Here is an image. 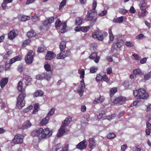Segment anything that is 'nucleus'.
Here are the masks:
<instances>
[{"label": "nucleus", "instance_id": "1", "mask_svg": "<svg viewBox=\"0 0 151 151\" xmlns=\"http://www.w3.org/2000/svg\"><path fill=\"white\" fill-rule=\"evenodd\" d=\"M72 118L70 116H68L65 119L59 129L58 132L57 134L58 137H60L63 135L65 132L66 127L69 124Z\"/></svg>", "mask_w": 151, "mask_h": 151}, {"label": "nucleus", "instance_id": "2", "mask_svg": "<svg viewBox=\"0 0 151 151\" xmlns=\"http://www.w3.org/2000/svg\"><path fill=\"white\" fill-rule=\"evenodd\" d=\"M133 94L134 96L143 99H147L149 96L148 93L145 89L142 88L134 91L133 92Z\"/></svg>", "mask_w": 151, "mask_h": 151}, {"label": "nucleus", "instance_id": "3", "mask_svg": "<svg viewBox=\"0 0 151 151\" xmlns=\"http://www.w3.org/2000/svg\"><path fill=\"white\" fill-rule=\"evenodd\" d=\"M25 93H22L20 94L17 99V106L18 108L21 109L25 105V102L24 100L26 97Z\"/></svg>", "mask_w": 151, "mask_h": 151}, {"label": "nucleus", "instance_id": "4", "mask_svg": "<svg viewBox=\"0 0 151 151\" xmlns=\"http://www.w3.org/2000/svg\"><path fill=\"white\" fill-rule=\"evenodd\" d=\"M94 1H93V9L90 10H89L85 18V19L87 21H91L93 22L94 21L93 19L94 17Z\"/></svg>", "mask_w": 151, "mask_h": 151}, {"label": "nucleus", "instance_id": "5", "mask_svg": "<svg viewBox=\"0 0 151 151\" xmlns=\"http://www.w3.org/2000/svg\"><path fill=\"white\" fill-rule=\"evenodd\" d=\"M56 28L60 27L62 26V29H61V32L64 33L66 32V28L67 26L66 22L61 23L59 19H57L55 23Z\"/></svg>", "mask_w": 151, "mask_h": 151}, {"label": "nucleus", "instance_id": "6", "mask_svg": "<svg viewBox=\"0 0 151 151\" xmlns=\"http://www.w3.org/2000/svg\"><path fill=\"white\" fill-rule=\"evenodd\" d=\"M52 134V132L49 130L48 128H47L43 129V132L41 137L43 139L47 138L50 137Z\"/></svg>", "mask_w": 151, "mask_h": 151}, {"label": "nucleus", "instance_id": "7", "mask_svg": "<svg viewBox=\"0 0 151 151\" xmlns=\"http://www.w3.org/2000/svg\"><path fill=\"white\" fill-rule=\"evenodd\" d=\"M87 141L84 139L76 145V148L81 150L85 149L87 147Z\"/></svg>", "mask_w": 151, "mask_h": 151}, {"label": "nucleus", "instance_id": "8", "mask_svg": "<svg viewBox=\"0 0 151 151\" xmlns=\"http://www.w3.org/2000/svg\"><path fill=\"white\" fill-rule=\"evenodd\" d=\"M23 137H21V135L18 134L15 135L13 139V142L14 144H19L22 143L23 142Z\"/></svg>", "mask_w": 151, "mask_h": 151}, {"label": "nucleus", "instance_id": "9", "mask_svg": "<svg viewBox=\"0 0 151 151\" xmlns=\"http://www.w3.org/2000/svg\"><path fill=\"white\" fill-rule=\"evenodd\" d=\"M95 36L96 37V39L102 41L104 39L103 34L98 28H96V31L95 30Z\"/></svg>", "mask_w": 151, "mask_h": 151}, {"label": "nucleus", "instance_id": "10", "mask_svg": "<svg viewBox=\"0 0 151 151\" xmlns=\"http://www.w3.org/2000/svg\"><path fill=\"white\" fill-rule=\"evenodd\" d=\"M126 100V98L123 96H120L116 98L114 101V103L116 104H122Z\"/></svg>", "mask_w": 151, "mask_h": 151}, {"label": "nucleus", "instance_id": "11", "mask_svg": "<svg viewBox=\"0 0 151 151\" xmlns=\"http://www.w3.org/2000/svg\"><path fill=\"white\" fill-rule=\"evenodd\" d=\"M33 60V57L32 52L31 51H30L25 57V60L27 63L30 64L32 62Z\"/></svg>", "mask_w": 151, "mask_h": 151}, {"label": "nucleus", "instance_id": "12", "mask_svg": "<svg viewBox=\"0 0 151 151\" xmlns=\"http://www.w3.org/2000/svg\"><path fill=\"white\" fill-rule=\"evenodd\" d=\"M18 31L14 29L11 31L8 34V38L10 40H13L18 35Z\"/></svg>", "mask_w": 151, "mask_h": 151}, {"label": "nucleus", "instance_id": "13", "mask_svg": "<svg viewBox=\"0 0 151 151\" xmlns=\"http://www.w3.org/2000/svg\"><path fill=\"white\" fill-rule=\"evenodd\" d=\"M43 131V129L40 128L38 130H34L31 132V135L33 137H38L42 134Z\"/></svg>", "mask_w": 151, "mask_h": 151}, {"label": "nucleus", "instance_id": "14", "mask_svg": "<svg viewBox=\"0 0 151 151\" xmlns=\"http://www.w3.org/2000/svg\"><path fill=\"white\" fill-rule=\"evenodd\" d=\"M56 55V54L53 52L49 51L47 52L45 56V59L47 60H51L54 58Z\"/></svg>", "mask_w": 151, "mask_h": 151}, {"label": "nucleus", "instance_id": "15", "mask_svg": "<svg viewBox=\"0 0 151 151\" xmlns=\"http://www.w3.org/2000/svg\"><path fill=\"white\" fill-rule=\"evenodd\" d=\"M32 126V124L29 120L25 122L23 125L21 127V128L24 129L29 128Z\"/></svg>", "mask_w": 151, "mask_h": 151}, {"label": "nucleus", "instance_id": "16", "mask_svg": "<svg viewBox=\"0 0 151 151\" xmlns=\"http://www.w3.org/2000/svg\"><path fill=\"white\" fill-rule=\"evenodd\" d=\"M44 94V92L40 90H38L35 92L33 94V96L34 97H38L39 96H42Z\"/></svg>", "mask_w": 151, "mask_h": 151}, {"label": "nucleus", "instance_id": "17", "mask_svg": "<svg viewBox=\"0 0 151 151\" xmlns=\"http://www.w3.org/2000/svg\"><path fill=\"white\" fill-rule=\"evenodd\" d=\"M45 77L44 79L47 80V81L50 80L52 76V73L51 71L47 72L46 73H44Z\"/></svg>", "mask_w": 151, "mask_h": 151}, {"label": "nucleus", "instance_id": "18", "mask_svg": "<svg viewBox=\"0 0 151 151\" xmlns=\"http://www.w3.org/2000/svg\"><path fill=\"white\" fill-rule=\"evenodd\" d=\"M50 117L46 116L45 118L42 119L40 122V124L42 126H44L46 125L49 120Z\"/></svg>", "mask_w": 151, "mask_h": 151}, {"label": "nucleus", "instance_id": "19", "mask_svg": "<svg viewBox=\"0 0 151 151\" xmlns=\"http://www.w3.org/2000/svg\"><path fill=\"white\" fill-rule=\"evenodd\" d=\"M8 81V78H3L1 81L0 86L1 88H3L7 83Z\"/></svg>", "mask_w": 151, "mask_h": 151}, {"label": "nucleus", "instance_id": "20", "mask_svg": "<svg viewBox=\"0 0 151 151\" xmlns=\"http://www.w3.org/2000/svg\"><path fill=\"white\" fill-rule=\"evenodd\" d=\"M89 143L88 146L90 148L93 149L94 148V140L93 138H90L89 139Z\"/></svg>", "mask_w": 151, "mask_h": 151}, {"label": "nucleus", "instance_id": "21", "mask_svg": "<svg viewBox=\"0 0 151 151\" xmlns=\"http://www.w3.org/2000/svg\"><path fill=\"white\" fill-rule=\"evenodd\" d=\"M22 82L21 81H19L17 84V88L18 90L22 93H23L24 91V89L23 88Z\"/></svg>", "mask_w": 151, "mask_h": 151}, {"label": "nucleus", "instance_id": "22", "mask_svg": "<svg viewBox=\"0 0 151 151\" xmlns=\"http://www.w3.org/2000/svg\"><path fill=\"white\" fill-rule=\"evenodd\" d=\"M83 18L81 17H77L76 18L75 24L76 25H80L82 24Z\"/></svg>", "mask_w": 151, "mask_h": 151}, {"label": "nucleus", "instance_id": "23", "mask_svg": "<svg viewBox=\"0 0 151 151\" xmlns=\"http://www.w3.org/2000/svg\"><path fill=\"white\" fill-rule=\"evenodd\" d=\"M104 98L103 96H100L97 99H95V103H101L103 101Z\"/></svg>", "mask_w": 151, "mask_h": 151}, {"label": "nucleus", "instance_id": "24", "mask_svg": "<svg viewBox=\"0 0 151 151\" xmlns=\"http://www.w3.org/2000/svg\"><path fill=\"white\" fill-rule=\"evenodd\" d=\"M123 16H121L117 18L116 19H113V22H114L116 23H120L122 22L123 20Z\"/></svg>", "mask_w": 151, "mask_h": 151}, {"label": "nucleus", "instance_id": "25", "mask_svg": "<svg viewBox=\"0 0 151 151\" xmlns=\"http://www.w3.org/2000/svg\"><path fill=\"white\" fill-rule=\"evenodd\" d=\"M78 73L80 75V78L83 79L84 77L85 71L83 69L81 70L79 69L78 70Z\"/></svg>", "mask_w": 151, "mask_h": 151}, {"label": "nucleus", "instance_id": "26", "mask_svg": "<svg viewBox=\"0 0 151 151\" xmlns=\"http://www.w3.org/2000/svg\"><path fill=\"white\" fill-rule=\"evenodd\" d=\"M66 47V42L64 41L61 42L60 45V48L61 51H63Z\"/></svg>", "mask_w": 151, "mask_h": 151}, {"label": "nucleus", "instance_id": "27", "mask_svg": "<svg viewBox=\"0 0 151 151\" xmlns=\"http://www.w3.org/2000/svg\"><path fill=\"white\" fill-rule=\"evenodd\" d=\"M117 89L116 88H112L110 91L109 95L110 96H112L117 92Z\"/></svg>", "mask_w": 151, "mask_h": 151}, {"label": "nucleus", "instance_id": "28", "mask_svg": "<svg viewBox=\"0 0 151 151\" xmlns=\"http://www.w3.org/2000/svg\"><path fill=\"white\" fill-rule=\"evenodd\" d=\"M45 74L44 73L41 74H39L36 76V78L37 80H42L44 79Z\"/></svg>", "mask_w": 151, "mask_h": 151}, {"label": "nucleus", "instance_id": "29", "mask_svg": "<svg viewBox=\"0 0 151 151\" xmlns=\"http://www.w3.org/2000/svg\"><path fill=\"white\" fill-rule=\"evenodd\" d=\"M36 33L33 31L32 30L28 32L27 33V36L29 37H31L35 36L36 35Z\"/></svg>", "mask_w": 151, "mask_h": 151}, {"label": "nucleus", "instance_id": "30", "mask_svg": "<svg viewBox=\"0 0 151 151\" xmlns=\"http://www.w3.org/2000/svg\"><path fill=\"white\" fill-rule=\"evenodd\" d=\"M122 44L119 42H117L116 43H114L113 44L112 47L113 48L114 47L115 49H116V46L117 48H119L122 47Z\"/></svg>", "mask_w": 151, "mask_h": 151}, {"label": "nucleus", "instance_id": "31", "mask_svg": "<svg viewBox=\"0 0 151 151\" xmlns=\"http://www.w3.org/2000/svg\"><path fill=\"white\" fill-rule=\"evenodd\" d=\"M116 136V135L113 133H110L107 135V137L109 139H113Z\"/></svg>", "mask_w": 151, "mask_h": 151}, {"label": "nucleus", "instance_id": "32", "mask_svg": "<svg viewBox=\"0 0 151 151\" xmlns=\"http://www.w3.org/2000/svg\"><path fill=\"white\" fill-rule=\"evenodd\" d=\"M55 109L54 108H52L50 110L49 112L46 116L49 117L50 116L52 115L54 113L55 111Z\"/></svg>", "mask_w": 151, "mask_h": 151}, {"label": "nucleus", "instance_id": "33", "mask_svg": "<svg viewBox=\"0 0 151 151\" xmlns=\"http://www.w3.org/2000/svg\"><path fill=\"white\" fill-rule=\"evenodd\" d=\"M30 19V17L27 16L23 15L22 17L21 21L22 22H25L27 20H29Z\"/></svg>", "mask_w": 151, "mask_h": 151}, {"label": "nucleus", "instance_id": "34", "mask_svg": "<svg viewBox=\"0 0 151 151\" xmlns=\"http://www.w3.org/2000/svg\"><path fill=\"white\" fill-rule=\"evenodd\" d=\"M151 78V71L145 75L144 78L145 80H148Z\"/></svg>", "mask_w": 151, "mask_h": 151}, {"label": "nucleus", "instance_id": "35", "mask_svg": "<svg viewBox=\"0 0 151 151\" xmlns=\"http://www.w3.org/2000/svg\"><path fill=\"white\" fill-rule=\"evenodd\" d=\"M141 73L140 70L139 69H137L134 70L133 71V73L134 74L136 75H139Z\"/></svg>", "mask_w": 151, "mask_h": 151}, {"label": "nucleus", "instance_id": "36", "mask_svg": "<svg viewBox=\"0 0 151 151\" xmlns=\"http://www.w3.org/2000/svg\"><path fill=\"white\" fill-rule=\"evenodd\" d=\"M140 9L142 10L145 11L146 10V4L145 2L140 4L139 5Z\"/></svg>", "mask_w": 151, "mask_h": 151}, {"label": "nucleus", "instance_id": "37", "mask_svg": "<svg viewBox=\"0 0 151 151\" xmlns=\"http://www.w3.org/2000/svg\"><path fill=\"white\" fill-rule=\"evenodd\" d=\"M102 80L107 83L109 82L110 81V79L108 78L106 74H104L102 76Z\"/></svg>", "mask_w": 151, "mask_h": 151}, {"label": "nucleus", "instance_id": "38", "mask_svg": "<svg viewBox=\"0 0 151 151\" xmlns=\"http://www.w3.org/2000/svg\"><path fill=\"white\" fill-rule=\"evenodd\" d=\"M90 27L89 26L86 27H81V31L84 32H87L89 29Z\"/></svg>", "mask_w": 151, "mask_h": 151}, {"label": "nucleus", "instance_id": "39", "mask_svg": "<svg viewBox=\"0 0 151 151\" xmlns=\"http://www.w3.org/2000/svg\"><path fill=\"white\" fill-rule=\"evenodd\" d=\"M125 45L127 47H130L134 45V43L130 41L126 42H125Z\"/></svg>", "mask_w": 151, "mask_h": 151}, {"label": "nucleus", "instance_id": "40", "mask_svg": "<svg viewBox=\"0 0 151 151\" xmlns=\"http://www.w3.org/2000/svg\"><path fill=\"white\" fill-rule=\"evenodd\" d=\"M66 4V0H63L60 3L59 6V9L61 10L62 7L64 6Z\"/></svg>", "mask_w": 151, "mask_h": 151}, {"label": "nucleus", "instance_id": "41", "mask_svg": "<svg viewBox=\"0 0 151 151\" xmlns=\"http://www.w3.org/2000/svg\"><path fill=\"white\" fill-rule=\"evenodd\" d=\"M70 53L69 50H67L66 51L65 54H64V55H63L61 57H59V58H65L70 55Z\"/></svg>", "mask_w": 151, "mask_h": 151}, {"label": "nucleus", "instance_id": "42", "mask_svg": "<svg viewBox=\"0 0 151 151\" xmlns=\"http://www.w3.org/2000/svg\"><path fill=\"white\" fill-rule=\"evenodd\" d=\"M45 49V48L43 46L38 47L37 52H41L44 51Z\"/></svg>", "mask_w": 151, "mask_h": 151}, {"label": "nucleus", "instance_id": "43", "mask_svg": "<svg viewBox=\"0 0 151 151\" xmlns=\"http://www.w3.org/2000/svg\"><path fill=\"white\" fill-rule=\"evenodd\" d=\"M44 68L47 71V72L51 71H50V66L49 65L47 64L45 65Z\"/></svg>", "mask_w": 151, "mask_h": 151}, {"label": "nucleus", "instance_id": "44", "mask_svg": "<svg viewBox=\"0 0 151 151\" xmlns=\"http://www.w3.org/2000/svg\"><path fill=\"white\" fill-rule=\"evenodd\" d=\"M84 89L82 88H80L79 89L77 90V91L78 93H79V95L80 96H82L83 95L84 90L83 89Z\"/></svg>", "mask_w": 151, "mask_h": 151}, {"label": "nucleus", "instance_id": "45", "mask_svg": "<svg viewBox=\"0 0 151 151\" xmlns=\"http://www.w3.org/2000/svg\"><path fill=\"white\" fill-rule=\"evenodd\" d=\"M81 88L83 89H85V83L84 82V80L82 79L81 81Z\"/></svg>", "mask_w": 151, "mask_h": 151}, {"label": "nucleus", "instance_id": "46", "mask_svg": "<svg viewBox=\"0 0 151 151\" xmlns=\"http://www.w3.org/2000/svg\"><path fill=\"white\" fill-rule=\"evenodd\" d=\"M102 76L99 74L98 75L96 78V80L97 82H100L102 80Z\"/></svg>", "mask_w": 151, "mask_h": 151}, {"label": "nucleus", "instance_id": "47", "mask_svg": "<svg viewBox=\"0 0 151 151\" xmlns=\"http://www.w3.org/2000/svg\"><path fill=\"white\" fill-rule=\"evenodd\" d=\"M65 52V51H61L60 53L57 55V58L58 59H63V58H59V57H61L63 55H64V54H63V53H64Z\"/></svg>", "mask_w": 151, "mask_h": 151}, {"label": "nucleus", "instance_id": "48", "mask_svg": "<svg viewBox=\"0 0 151 151\" xmlns=\"http://www.w3.org/2000/svg\"><path fill=\"white\" fill-rule=\"evenodd\" d=\"M32 19L34 22H36V21L39 20V17L36 16H32Z\"/></svg>", "mask_w": 151, "mask_h": 151}, {"label": "nucleus", "instance_id": "49", "mask_svg": "<svg viewBox=\"0 0 151 151\" xmlns=\"http://www.w3.org/2000/svg\"><path fill=\"white\" fill-rule=\"evenodd\" d=\"M31 42L30 40L29 39H27L25 40L23 42V45L24 46H25L26 45H28Z\"/></svg>", "mask_w": 151, "mask_h": 151}, {"label": "nucleus", "instance_id": "50", "mask_svg": "<svg viewBox=\"0 0 151 151\" xmlns=\"http://www.w3.org/2000/svg\"><path fill=\"white\" fill-rule=\"evenodd\" d=\"M145 37V36L142 34H139L136 37L137 39L141 40L143 39Z\"/></svg>", "mask_w": 151, "mask_h": 151}, {"label": "nucleus", "instance_id": "51", "mask_svg": "<svg viewBox=\"0 0 151 151\" xmlns=\"http://www.w3.org/2000/svg\"><path fill=\"white\" fill-rule=\"evenodd\" d=\"M107 73L110 74L112 73V69L111 67H109L106 69Z\"/></svg>", "mask_w": 151, "mask_h": 151}, {"label": "nucleus", "instance_id": "52", "mask_svg": "<svg viewBox=\"0 0 151 151\" xmlns=\"http://www.w3.org/2000/svg\"><path fill=\"white\" fill-rule=\"evenodd\" d=\"M107 13V11L106 10H104L102 11L99 14L100 16H102L105 15Z\"/></svg>", "mask_w": 151, "mask_h": 151}, {"label": "nucleus", "instance_id": "53", "mask_svg": "<svg viewBox=\"0 0 151 151\" xmlns=\"http://www.w3.org/2000/svg\"><path fill=\"white\" fill-rule=\"evenodd\" d=\"M119 12L120 13L123 14H124L127 12V10L123 9H119Z\"/></svg>", "mask_w": 151, "mask_h": 151}, {"label": "nucleus", "instance_id": "54", "mask_svg": "<svg viewBox=\"0 0 151 151\" xmlns=\"http://www.w3.org/2000/svg\"><path fill=\"white\" fill-rule=\"evenodd\" d=\"M146 15V11H144L142 12L139 15V17L141 18L143 17Z\"/></svg>", "mask_w": 151, "mask_h": 151}, {"label": "nucleus", "instance_id": "55", "mask_svg": "<svg viewBox=\"0 0 151 151\" xmlns=\"http://www.w3.org/2000/svg\"><path fill=\"white\" fill-rule=\"evenodd\" d=\"M134 58V59L136 60H139L140 59V58L137 54H133L132 55Z\"/></svg>", "mask_w": 151, "mask_h": 151}, {"label": "nucleus", "instance_id": "56", "mask_svg": "<svg viewBox=\"0 0 151 151\" xmlns=\"http://www.w3.org/2000/svg\"><path fill=\"white\" fill-rule=\"evenodd\" d=\"M109 42L110 43V41H113L114 37L113 34L109 35Z\"/></svg>", "mask_w": 151, "mask_h": 151}, {"label": "nucleus", "instance_id": "57", "mask_svg": "<svg viewBox=\"0 0 151 151\" xmlns=\"http://www.w3.org/2000/svg\"><path fill=\"white\" fill-rule=\"evenodd\" d=\"M96 55V57H95V62L98 63L100 59V57L99 56L97 55V54L95 53Z\"/></svg>", "mask_w": 151, "mask_h": 151}, {"label": "nucleus", "instance_id": "58", "mask_svg": "<svg viewBox=\"0 0 151 151\" xmlns=\"http://www.w3.org/2000/svg\"><path fill=\"white\" fill-rule=\"evenodd\" d=\"M147 60V59L146 58H143L142 59H141L140 60V63L141 64H144L145 63Z\"/></svg>", "mask_w": 151, "mask_h": 151}, {"label": "nucleus", "instance_id": "59", "mask_svg": "<svg viewBox=\"0 0 151 151\" xmlns=\"http://www.w3.org/2000/svg\"><path fill=\"white\" fill-rule=\"evenodd\" d=\"M42 24L44 26H46L47 25L49 24H50V23H49V20L47 19L45 21H43Z\"/></svg>", "mask_w": 151, "mask_h": 151}, {"label": "nucleus", "instance_id": "60", "mask_svg": "<svg viewBox=\"0 0 151 151\" xmlns=\"http://www.w3.org/2000/svg\"><path fill=\"white\" fill-rule=\"evenodd\" d=\"M129 10L130 12L132 13H134L135 12V10L133 6L131 7Z\"/></svg>", "mask_w": 151, "mask_h": 151}, {"label": "nucleus", "instance_id": "61", "mask_svg": "<svg viewBox=\"0 0 151 151\" xmlns=\"http://www.w3.org/2000/svg\"><path fill=\"white\" fill-rule=\"evenodd\" d=\"M127 146L125 145H124L122 146L121 147V151H124L127 148Z\"/></svg>", "mask_w": 151, "mask_h": 151}, {"label": "nucleus", "instance_id": "62", "mask_svg": "<svg viewBox=\"0 0 151 151\" xmlns=\"http://www.w3.org/2000/svg\"><path fill=\"white\" fill-rule=\"evenodd\" d=\"M49 21V23H52L54 20V18L53 17H50L49 19H48Z\"/></svg>", "mask_w": 151, "mask_h": 151}, {"label": "nucleus", "instance_id": "63", "mask_svg": "<svg viewBox=\"0 0 151 151\" xmlns=\"http://www.w3.org/2000/svg\"><path fill=\"white\" fill-rule=\"evenodd\" d=\"M81 111L83 112H84L86 111V107L85 105H83L81 108Z\"/></svg>", "mask_w": 151, "mask_h": 151}, {"label": "nucleus", "instance_id": "64", "mask_svg": "<svg viewBox=\"0 0 151 151\" xmlns=\"http://www.w3.org/2000/svg\"><path fill=\"white\" fill-rule=\"evenodd\" d=\"M147 127L148 129H150L151 130V124L149 122H147L146 123Z\"/></svg>", "mask_w": 151, "mask_h": 151}]
</instances>
